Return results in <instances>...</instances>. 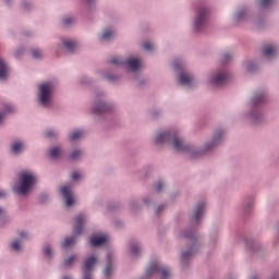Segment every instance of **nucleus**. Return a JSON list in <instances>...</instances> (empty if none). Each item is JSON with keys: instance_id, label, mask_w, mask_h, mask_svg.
I'll return each mask as SVG.
<instances>
[{"instance_id": "nucleus-48", "label": "nucleus", "mask_w": 279, "mask_h": 279, "mask_svg": "<svg viewBox=\"0 0 279 279\" xmlns=\"http://www.w3.org/2000/svg\"><path fill=\"white\" fill-rule=\"evenodd\" d=\"M161 209H162V207H159V208H158V213H160Z\"/></svg>"}, {"instance_id": "nucleus-11", "label": "nucleus", "mask_w": 279, "mask_h": 279, "mask_svg": "<svg viewBox=\"0 0 279 279\" xmlns=\"http://www.w3.org/2000/svg\"><path fill=\"white\" fill-rule=\"evenodd\" d=\"M108 239V235L92 236L90 245H93V247H99L104 245V243H107Z\"/></svg>"}, {"instance_id": "nucleus-6", "label": "nucleus", "mask_w": 279, "mask_h": 279, "mask_svg": "<svg viewBox=\"0 0 279 279\" xmlns=\"http://www.w3.org/2000/svg\"><path fill=\"white\" fill-rule=\"evenodd\" d=\"M230 81V75L228 73H217L211 78V84L214 86H226Z\"/></svg>"}, {"instance_id": "nucleus-35", "label": "nucleus", "mask_w": 279, "mask_h": 279, "mask_svg": "<svg viewBox=\"0 0 279 279\" xmlns=\"http://www.w3.org/2000/svg\"><path fill=\"white\" fill-rule=\"evenodd\" d=\"M144 49L146 50V51H151V49H154V45H151V44H149V43H146V44H144Z\"/></svg>"}, {"instance_id": "nucleus-31", "label": "nucleus", "mask_w": 279, "mask_h": 279, "mask_svg": "<svg viewBox=\"0 0 279 279\" xmlns=\"http://www.w3.org/2000/svg\"><path fill=\"white\" fill-rule=\"evenodd\" d=\"M80 156H82V151H80V150H74V151L71 154L72 160H77V159L80 158Z\"/></svg>"}, {"instance_id": "nucleus-23", "label": "nucleus", "mask_w": 279, "mask_h": 279, "mask_svg": "<svg viewBox=\"0 0 279 279\" xmlns=\"http://www.w3.org/2000/svg\"><path fill=\"white\" fill-rule=\"evenodd\" d=\"M75 243V238H66L62 243V247H71Z\"/></svg>"}, {"instance_id": "nucleus-37", "label": "nucleus", "mask_w": 279, "mask_h": 279, "mask_svg": "<svg viewBox=\"0 0 279 279\" xmlns=\"http://www.w3.org/2000/svg\"><path fill=\"white\" fill-rule=\"evenodd\" d=\"M81 177L80 172H73L71 175L72 180H80Z\"/></svg>"}, {"instance_id": "nucleus-49", "label": "nucleus", "mask_w": 279, "mask_h": 279, "mask_svg": "<svg viewBox=\"0 0 279 279\" xmlns=\"http://www.w3.org/2000/svg\"><path fill=\"white\" fill-rule=\"evenodd\" d=\"M252 279H258V278H256V277H253Z\"/></svg>"}, {"instance_id": "nucleus-15", "label": "nucleus", "mask_w": 279, "mask_h": 279, "mask_svg": "<svg viewBox=\"0 0 279 279\" xmlns=\"http://www.w3.org/2000/svg\"><path fill=\"white\" fill-rule=\"evenodd\" d=\"M8 63L0 58V80H5L8 77Z\"/></svg>"}, {"instance_id": "nucleus-33", "label": "nucleus", "mask_w": 279, "mask_h": 279, "mask_svg": "<svg viewBox=\"0 0 279 279\" xmlns=\"http://www.w3.org/2000/svg\"><path fill=\"white\" fill-rule=\"evenodd\" d=\"M217 141H219V136H215L214 141L211 142V145L206 146V149H213L217 145Z\"/></svg>"}, {"instance_id": "nucleus-45", "label": "nucleus", "mask_w": 279, "mask_h": 279, "mask_svg": "<svg viewBox=\"0 0 279 279\" xmlns=\"http://www.w3.org/2000/svg\"><path fill=\"white\" fill-rule=\"evenodd\" d=\"M174 69H180V64H178V62H174Z\"/></svg>"}, {"instance_id": "nucleus-1", "label": "nucleus", "mask_w": 279, "mask_h": 279, "mask_svg": "<svg viewBox=\"0 0 279 279\" xmlns=\"http://www.w3.org/2000/svg\"><path fill=\"white\" fill-rule=\"evenodd\" d=\"M169 141L175 151H191V146L184 144V140L175 134H171V132L160 133L156 137L157 144L167 143Z\"/></svg>"}, {"instance_id": "nucleus-8", "label": "nucleus", "mask_w": 279, "mask_h": 279, "mask_svg": "<svg viewBox=\"0 0 279 279\" xmlns=\"http://www.w3.org/2000/svg\"><path fill=\"white\" fill-rule=\"evenodd\" d=\"M206 19H208V10L201 9L195 20L196 29H201V27H203L206 24Z\"/></svg>"}, {"instance_id": "nucleus-27", "label": "nucleus", "mask_w": 279, "mask_h": 279, "mask_svg": "<svg viewBox=\"0 0 279 279\" xmlns=\"http://www.w3.org/2000/svg\"><path fill=\"white\" fill-rule=\"evenodd\" d=\"M33 58H35V60H40V58H43V51L38 49L33 50Z\"/></svg>"}, {"instance_id": "nucleus-7", "label": "nucleus", "mask_w": 279, "mask_h": 279, "mask_svg": "<svg viewBox=\"0 0 279 279\" xmlns=\"http://www.w3.org/2000/svg\"><path fill=\"white\" fill-rule=\"evenodd\" d=\"M61 194L63 196V199H65V206H73L75 204V198H73V192L71 191V185L62 186Z\"/></svg>"}, {"instance_id": "nucleus-22", "label": "nucleus", "mask_w": 279, "mask_h": 279, "mask_svg": "<svg viewBox=\"0 0 279 279\" xmlns=\"http://www.w3.org/2000/svg\"><path fill=\"white\" fill-rule=\"evenodd\" d=\"M77 260V256L72 255L70 256L68 259L64 260V267H71V265H73V263H75Z\"/></svg>"}, {"instance_id": "nucleus-5", "label": "nucleus", "mask_w": 279, "mask_h": 279, "mask_svg": "<svg viewBox=\"0 0 279 279\" xmlns=\"http://www.w3.org/2000/svg\"><path fill=\"white\" fill-rule=\"evenodd\" d=\"M151 274H161V279H169L171 277L169 268L160 267L157 262L151 263L146 270L147 276H151Z\"/></svg>"}, {"instance_id": "nucleus-16", "label": "nucleus", "mask_w": 279, "mask_h": 279, "mask_svg": "<svg viewBox=\"0 0 279 279\" xmlns=\"http://www.w3.org/2000/svg\"><path fill=\"white\" fill-rule=\"evenodd\" d=\"M108 110H110L108 105L106 102H101V104L98 105V107H96L94 109V113L95 114H101V112H108Z\"/></svg>"}, {"instance_id": "nucleus-36", "label": "nucleus", "mask_w": 279, "mask_h": 279, "mask_svg": "<svg viewBox=\"0 0 279 279\" xmlns=\"http://www.w3.org/2000/svg\"><path fill=\"white\" fill-rule=\"evenodd\" d=\"M165 186V184H162V182H157L155 185V191H162V187Z\"/></svg>"}, {"instance_id": "nucleus-2", "label": "nucleus", "mask_w": 279, "mask_h": 279, "mask_svg": "<svg viewBox=\"0 0 279 279\" xmlns=\"http://www.w3.org/2000/svg\"><path fill=\"white\" fill-rule=\"evenodd\" d=\"M36 184V177L29 172H22L20 174V184L15 189L19 195H27L29 189Z\"/></svg>"}, {"instance_id": "nucleus-41", "label": "nucleus", "mask_w": 279, "mask_h": 279, "mask_svg": "<svg viewBox=\"0 0 279 279\" xmlns=\"http://www.w3.org/2000/svg\"><path fill=\"white\" fill-rule=\"evenodd\" d=\"M4 117H5V112H1L0 113V123H1V121H3Z\"/></svg>"}, {"instance_id": "nucleus-46", "label": "nucleus", "mask_w": 279, "mask_h": 279, "mask_svg": "<svg viewBox=\"0 0 279 279\" xmlns=\"http://www.w3.org/2000/svg\"><path fill=\"white\" fill-rule=\"evenodd\" d=\"M5 112H12V107L7 108Z\"/></svg>"}, {"instance_id": "nucleus-29", "label": "nucleus", "mask_w": 279, "mask_h": 279, "mask_svg": "<svg viewBox=\"0 0 279 279\" xmlns=\"http://www.w3.org/2000/svg\"><path fill=\"white\" fill-rule=\"evenodd\" d=\"M138 252H141V248L138 247V245L132 244L131 245V254H133V256H136V254H138Z\"/></svg>"}, {"instance_id": "nucleus-18", "label": "nucleus", "mask_w": 279, "mask_h": 279, "mask_svg": "<svg viewBox=\"0 0 279 279\" xmlns=\"http://www.w3.org/2000/svg\"><path fill=\"white\" fill-rule=\"evenodd\" d=\"M64 46L68 48V51H75L77 44L73 40H65Z\"/></svg>"}, {"instance_id": "nucleus-19", "label": "nucleus", "mask_w": 279, "mask_h": 279, "mask_svg": "<svg viewBox=\"0 0 279 279\" xmlns=\"http://www.w3.org/2000/svg\"><path fill=\"white\" fill-rule=\"evenodd\" d=\"M82 136H84V131H74L70 135V141H77V138H82Z\"/></svg>"}, {"instance_id": "nucleus-21", "label": "nucleus", "mask_w": 279, "mask_h": 279, "mask_svg": "<svg viewBox=\"0 0 279 279\" xmlns=\"http://www.w3.org/2000/svg\"><path fill=\"white\" fill-rule=\"evenodd\" d=\"M191 256H193V248H191V251L189 252H184L181 256V263H186V260H189V258H191Z\"/></svg>"}, {"instance_id": "nucleus-47", "label": "nucleus", "mask_w": 279, "mask_h": 279, "mask_svg": "<svg viewBox=\"0 0 279 279\" xmlns=\"http://www.w3.org/2000/svg\"><path fill=\"white\" fill-rule=\"evenodd\" d=\"M241 16H243V12L238 13V19H241Z\"/></svg>"}, {"instance_id": "nucleus-38", "label": "nucleus", "mask_w": 279, "mask_h": 279, "mask_svg": "<svg viewBox=\"0 0 279 279\" xmlns=\"http://www.w3.org/2000/svg\"><path fill=\"white\" fill-rule=\"evenodd\" d=\"M63 23H64L65 25H71V23H73V17H65V19L63 20Z\"/></svg>"}, {"instance_id": "nucleus-42", "label": "nucleus", "mask_w": 279, "mask_h": 279, "mask_svg": "<svg viewBox=\"0 0 279 279\" xmlns=\"http://www.w3.org/2000/svg\"><path fill=\"white\" fill-rule=\"evenodd\" d=\"M184 236H186L187 239H193V233H185Z\"/></svg>"}, {"instance_id": "nucleus-28", "label": "nucleus", "mask_w": 279, "mask_h": 279, "mask_svg": "<svg viewBox=\"0 0 279 279\" xmlns=\"http://www.w3.org/2000/svg\"><path fill=\"white\" fill-rule=\"evenodd\" d=\"M110 274H112V264L109 263L105 269V276L106 278H110Z\"/></svg>"}, {"instance_id": "nucleus-4", "label": "nucleus", "mask_w": 279, "mask_h": 279, "mask_svg": "<svg viewBox=\"0 0 279 279\" xmlns=\"http://www.w3.org/2000/svg\"><path fill=\"white\" fill-rule=\"evenodd\" d=\"M111 64H117L118 66H123V64H126L131 71H138L141 68V60L131 58L129 60L123 61V59L116 57L110 60Z\"/></svg>"}, {"instance_id": "nucleus-3", "label": "nucleus", "mask_w": 279, "mask_h": 279, "mask_svg": "<svg viewBox=\"0 0 279 279\" xmlns=\"http://www.w3.org/2000/svg\"><path fill=\"white\" fill-rule=\"evenodd\" d=\"M40 95L39 101L41 106H49L51 104V92L53 90V84L51 83H44L39 86Z\"/></svg>"}, {"instance_id": "nucleus-25", "label": "nucleus", "mask_w": 279, "mask_h": 279, "mask_svg": "<svg viewBox=\"0 0 279 279\" xmlns=\"http://www.w3.org/2000/svg\"><path fill=\"white\" fill-rule=\"evenodd\" d=\"M12 250H14V252H21V241L15 240L12 242L11 244Z\"/></svg>"}, {"instance_id": "nucleus-32", "label": "nucleus", "mask_w": 279, "mask_h": 279, "mask_svg": "<svg viewBox=\"0 0 279 279\" xmlns=\"http://www.w3.org/2000/svg\"><path fill=\"white\" fill-rule=\"evenodd\" d=\"M44 254L47 256V258L51 257V246H45Z\"/></svg>"}, {"instance_id": "nucleus-39", "label": "nucleus", "mask_w": 279, "mask_h": 279, "mask_svg": "<svg viewBox=\"0 0 279 279\" xmlns=\"http://www.w3.org/2000/svg\"><path fill=\"white\" fill-rule=\"evenodd\" d=\"M223 60H225V62H229L230 61V54L226 53L223 56Z\"/></svg>"}, {"instance_id": "nucleus-13", "label": "nucleus", "mask_w": 279, "mask_h": 279, "mask_svg": "<svg viewBox=\"0 0 279 279\" xmlns=\"http://www.w3.org/2000/svg\"><path fill=\"white\" fill-rule=\"evenodd\" d=\"M179 82L183 86H191V84L193 82V76H191L190 74H186V73H182L179 76Z\"/></svg>"}, {"instance_id": "nucleus-43", "label": "nucleus", "mask_w": 279, "mask_h": 279, "mask_svg": "<svg viewBox=\"0 0 279 279\" xmlns=\"http://www.w3.org/2000/svg\"><path fill=\"white\" fill-rule=\"evenodd\" d=\"M0 217H5V211H3V209L0 208Z\"/></svg>"}, {"instance_id": "nucleus-44", "label": "nucleus", "mask_w": 279, "mask_h": 279, "mask_svg": "<svg viewBox=\"0 0 279 279\" xmlns=\"http://www.w3.org/2000/svg\"><path fill=\"white\" fill-rule=\"evenodd\" d=\"M1 197H5V192H3V191L0 190V198H1Z\"/></svg>"}, {"instance_id": "nucleus-9", "label": "nucleus", "mask_w": 279, "mask_h": 279, "mask_svg": "<svg viewBox=\"0 0 279 279\" xmlns=\"http://www.w3.org/2000/svg\"><path fill=\"white\" fill-rule=\"evenodd\" d=\"M86 222V217L84 215H78L75 219L74 223V233L75 234H82L84 230V223Z\"/></svg>"}, {"instance_id": "nucleus-17", "label": "nucleus", "mask_w": 279, "mask_h": 279, "mask_svg": "<svg viewBox=\"0 0 279 279\" xmlns=\"http://www.w3.org/2000/svg\"><path fill=\"white\" fill-rule=\"evenodd\" d=\"M25 147V145H23V143L21 142H15L12 145V151L13 154H19V151H23V148Z\"/></svg>"}, {"instance_id": "nucleus-20", "label": "nucleus", "mask_w": 279, "mask_h": 279, "mask_svg": "<svg viewBox=\"0 0 279 279\" xmlns=\"http://www.w3.org/2000/svg\"><path fill=\"white\" fill-rule=\"evenodd\" d=\"M60 154H61V151H60V148H58V147H53L49 151L50 158H60Z\"/></svg>"}, {"instance_id": "nucleus-24", "label": "nucleus", "mask_w": 279, "mask_h": 279, "mask_svg": "<svg viewBox=\"0 0 279 279\" xmlns=\"http://www.w3.org/2000/svg\"><path fill=\"white\" fill-rule=\"evenodd\" d=\"M263 101H265V95H256L253 98L254 106H257V104H263Z\"/></svg>"}, {"instance_id": "nucleus-10", "label": "nucleus", "mask_w": 279, "mask_h": 279, "mask_svg": "<svg viewBox=\"0 0 279 279\" xmlns=\"http://www.w3.org/2000/svg\"><path fill=\"white\" fill-rule=\"evenodd\" d=\"M95 263H97V258L89 257L85 260V276L84 279H92L90 278V271L93 267L95 266Z\"/></svg>"}, {"instance_id": "nucleus-40", "label": "nucleus", "mask_w": 279, "mask_h": 279, "mask_svg": "<svg viewBox=\"0 0 279 279\" xmlns=\"http://www.w3.org/2000/svg\"><path fill=\"white\" fill-rule=\"evenodd\" d=\"M20 236H21V239H25L27 236V233L22 231V232H20Z\"/></svg>"}, {"instance_id": "nucleus-30", "label": "nucleus", "mask_w": 279, "mask_h": 279, "mask_svg": "<svg viewBox=\"0 0 279 279\" xmlns=\"http://www.w3.org/2000/svg\"><path fill=\"white\" fill-rule=\"evenodd\" d=\"M274 3V0H260V7L262 8H269Z\"/></svg>"}, {"instance_id": "nucleus-12", "label": "nucleus", "mask_w": 279, "mask_h": 279, "mask_svg": "<svg viewBox=\"0 0 279 279\" xmlns=\"http://www.w3.org/2000/svg\"><path fill=\"white\" fill-rule=\"evenodd\" d=\"M278 53V48L276 46L268 45L263 50V56L266 58H274Z\"/></svg>"}, {"instance_id": "nucleus-14", "label": "nucleus", "mask_w": 279, "mask_h": 279, "mask_svg": "<svg viewBox=\"0 0 279 279\" xmlns=\"http://www.w3.org/2000/svg\"><path fill=\"white\" fill-rule=\"evenodd\" d=\"M204 204H198L195 208L194 215H193V221H199L202 218V215H204Z\"/></svg>"}, {"instance_id": "nucleus-34", "label": "nucleus", "mask_w": 279, "mask_h": 279, "mask_svg": "<svg viewBox=\"0 0 279 279\" xmlns=\"http://www.w3.org/2000/svg\"><path fill=\"white\" fill-rule=\"evenodd\" d=\"M57 135V133H56V131H53V130H50V131H47L46 132V136L48 137V138H53V136H56Z\"/></svg>"}, {"instance_id": "nucleus-26", "label": "nucleus", "mask_w": 279, "mask_h": 279, "mask_svg": "<svg viewBox=\"0 0 279 279\" xmlns=\"http://www.w3.org/2000/svg\"><path fill=\"white\" fill-rule=\"evenodd\" d=\"M113 35H114V33L112 31H105L101 38H102V40H108Z\"/></svg>"}]
</instances>
